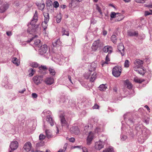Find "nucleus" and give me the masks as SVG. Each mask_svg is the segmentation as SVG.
Segmentation results:
<instances>
[{"instance_id":"obj_32","label":"nucleus","mask_w":152,"mask_h":152,"mask_svg":"<svg viewBox=\"0 0 152 152\" xmlns=\"http://www.w3.org/2000/svg\"><path fill=\"white\" fill-rule=\"evenodd\" d=\"M13 63L17 66H18L20 64V61L16 58H13L12 59Z\"/></svg>"},{"instance_id":"obj_48","label":"nucleus","mask_w":152,"mask_h":152,"mask_svg":"<svg viewBox=\"0 0 152 152\" xmlns=\"http://www.w3.org/2000/svg\"><path fill=\"white\" fill-rule=\"evenodd\" d=\"M66 139L68 140L70 142H74L75 141V139L73 137H71V138H69L68 137H66Z\"/></svg>"},{"instance_id":"obj_53","label":"nucleus","mask_w":152,"mask_h":152,"mask_svg":"<svg viewBox=\"0 0 152 152\" xmlns=\"http://www.w3.org/2000/svg\"><path fill=\"white\" fill-rule=\"evenodd\" d=\"M66 150V148H64L63 149H60L59 150V152H64Z\"/></svg>"},{"instance_id":"obj_56","label":"nucleus","mask_w":152,"mask_h":152,"mask_svg":"<svg viewBox=\"0 0 152 152\" xmlns=\"http://www.w3.org/2000/svg\"><path fill=\"white\" fill-rule=\"evenodd\" d=\"M83 152H88L87 148L86 147H83L82 148Z\"/></svg>"},{"instance_id":"obj_51","label":"nucleus","mask_w":152,"mask_h":152,"mask_svg":"<svg viewBox=\"0 0 152 152\" xmlns=\"http://www.w3.org/2000/svg\"><path fill=\"white\" fill-rule=\"evenodd\" d=\"M146 0H135L138 3H143Z\"/></svg>"},{"instance_id":"obj_30","label":"nucleus","mask_w":152,"mask_h":152,"mask_svg":"<svg viewBox=\"0 0 152 152\" xmlns=\"http://www.w3.org/2000/svg\"><path fill=\"white\" fill-rule=\"evenodd\" d=\"M34 44L36 46L38 47H39L41 46V43L40 40L37 39L34 41Z\"/></svg>"},{"instance_id":"obj_12","label":"nucleus","mask_w":152,"mask_h":152,"mask_svg":"<svg viewBox=\"0 0 152 152\" xmlns=\"http://www.w3.org/2000/svg\"><path fill=\"white\" fill-rule=\"evenodd\" d=\"M80 1L79 0H72L69 3V7L70 8L74 7L76 6L79 3Z\"/></svg>"},{"instance_id":"obj_52","label":"nucleus","mask_w":152,"mask_h":152,"mask_svg":"<svg viewBox=\"0 0 152 152\" xmlns=\"http://www.w3.org/2000/svg\"><path fill=\"white\" fill-rule=\"evenodd\" d=\"M127 136L126 135H124L122 136L121 140V141H123L126 140L127 139Z\"/></svg>"},{"instance_id":"obj_8","label":"nucleus","mask_w":152,"mask_h":152,"mask_svg":"<svg viewBox=\"0 0 152 152\" xmlns=\"http://www.w3.org/2000/svg\"><path fill=\"white\" fill-rule=\"evenodd\" d=\"M104 145V142L99 140V141L95 143V148L96 150H100L103 148Z\"/></svg>"},{"instance_id":"obj_17","label":"nucleus","mask_w":152,"mask_h":152,"mask_svg":"<svg viewBox=\"0 0 152 152\" xmlns=\"http://www.w3.org/2000/svg\"><path fill=\"white\" fill-rule=\"evenodd\" d=\"M8 7V5L7 4H4L0 6V12L2 13L5 11Z\"/></svg>"},{"instance_id":"obj_38","label":"nucleus","mask_w":152,"mask_h":152,"mask_svg":"<svg viewBox=\"0 0 152 152\" xmlns=\"http://www.w3.org/2000/svg\"><path fill=\"white\" fill-rule=\"evenodd\" d=\"M91 73V72H90L89 70L88 72H85L84 74V77L86 79H88L89 78Z\"/></svg>"},{"instance_id":"obj_46","label":"nucleus","mask_w":152,"mask_h":152,"mask_svg":"<svg viewBox=\"0 0 152 152\" xmlns=\"http://www.w3.org/2000/svg\"><path fill=\"white\" fill-rule=\"evenodd\" d=\"M44 144V142L42 141L36 144V146L37 147H39L43 146Z\"/></svg>"},{"instance_id":"obj_42","label":"nucleus","mask_w":152,"mask_h":152,"mask_svg":"<svg viewBox=\"0 0 152 152\" xmlns=\"http://www.w3.org/2000/svg\"><path fill=\"white\" fill-rule=\"evenodd\" d=\"M31 66L33 68H36L38 66V64L36 62H33L31 64Z\"/></svg>"},{"instance_id":"obj_29","label":"nucleus","mask_w":152,"mask_h":152,"mask_svg":"<svg viewBox=\"0 0 152 152\" xmlns=\"http://www.w3.org/2000/svg\"><path fill=\"white\" fill-rule=\"evenodd\" d=\"M99 88L100 91H104L107 89V86H106V85L102 84L100 85Z\"/></svg>"},{"instance_id":"obj_39","label":"nucleus","mask_w":152,"mask_h":152,"mask_svg":"<svg viewBox=\"0 0 152 152\" xmlns=\"http://www.w3.org/2000/svg\"><path fill=\"white\" fill-rule=\"evenodd\" d=\"M51 75H54L56 73L55 70L52 68H49L48 69Z\"/></svg>"},{"instance_id":"obj_49","label":"nucleus","mask_w":152,"mask_h":152,"mask_svg":"<svg viewBox=\"0 0 152 152\" xmlns=\"http://www.w3.org/2000/svg\"><path fill=\"white\" fill-rule=\"evenodd\" d=\"M93 109H98L99 108V106L96 103L92 107Z\"/></svg>"},{"instance_id":"obj_40","label":"nucleus","mask_w":152,"mask_h":152,"mask_svg":"<svg viewBox=\"0 0 152 152\" xmlns=\"http://www.w3.org/2000/svg\"><path fill=\"white\" fill-rule=\"evenodd\" d=\"M37 6L40 10H42L44 9L45 5V4L43 3H40L39 4H38L37 5Z\"/></svg>"},{"instance_id":"obj_19","label":"nucleus","mask_w":152,"mask_h":152,"mask_svg":"<svg viewBox=\"0 0 152 152\" xmlns=\"http://www.w3.org/2000/svg\"><path fill=\"white\" fill-rule=\"evenodd\" d=\"M110 61V58H109V57L108 56V54L106 56L105 58V61H102L101 62V65H102V66H104L105 65V64H108V62Z\"/></svg>"},{"instance_id":"obj_54","label":"nucleus","mask_w":152,"mask_h":152,"mask_svg":"<svg viewBox=\"0 0 152 152\" xmlns=\"http://www.w3.org/2000/svg\"><path fill=\"white\" fill-rule=\"evenodd\" d=\"M151 14V13L148 11H145V16Z\"/></svg>"},{"instance_id":"obj_37","label":"nucleus","mask_w":152,"mask_h":152,"mask_svg":"<svg viewBox=\"0 0 152 152\" xmlns=\"http://www.w3.org/2000/svg\"><path fill=\"white\" fill-rule=\"evenodd\" d=\"M45 17L44 21L48 22L49 19V15L48 13H46L44 14Z\"/></svg>"},{"instance_id":"obj_62","label":"nucleus","mask_w":152,"mask_h":152,"mask_svg":"<svg viewBox=\"0 0 152 152\" xmlns=\"http://www.w3.org/2000/svg\"><path fill=\"white\" fill-rule=\"evenodd\" d=\"M126 3H128L130 1V0H123Z\"/></svg>"},{"instance_id":"obj_28","label":"nucleus","mask_w":152,"mask_h":152,"mask_svg":"<svg viewBox=\"0 0 152 152\" xmlns=\"http://www.w3.org/2000/svg\"><path fill=\"white\" fill-rule=\"evenodd\" d=\"M96 72H94L92 74L90 79V81L91 82H93L95 80L96 78Z\"/></svg>"},{"instance_id":"obj_3","label":"nucleus","mask_w":152,"mask_h":152,"mask_svg":"<svg viewBox=\"0 0 152 152\" xmlns=\"http://www.w3.org/2000/svg\"><path fill=\"white\" fill-rule=\"evenodd\" d=\"M121 72V67L118 66L114 67L112 70L113 75L117 77H119L120 75Z\"/></svg>"},{"instance_id":"obj_43","label":"nucleus","mask_w":152,"mask_h":152,"mask_svg":"<svg viewBox=\"0 0 152 152\" xmlns=\"http://www.w3.org/2000/svg\"><path fill=\"white\" fill-rule=\"evenodd\" d=\"M129 62L128 60H126L125 61L124 66L125 67L128 68L129 66Z\"/></svg>"},{"instance_id":"obj_55","label":"nucleus","mask_w":152,"mask_h":152,"mask_svg":"<svg viewBox=\"0 0 152 152\" xmlns=\"http://www.w3.org/2000/svg\"><path fill=\"white\" fill-rule=\"evenodd\" d=\"M32 96L34 98H36L37 97V95L36 93H32Z\"/></svg>"},{"instance_id":"obj_47","label":"nucleus","mask_w":152,"mask_h":152,"mask_svg":"<svg viewBox=\"0 0 152 152\" xmlns=\"http://www.w3.org/2000/svg\"><path fill=\"white\" fill-rule=\"evenodd\" d=\"M39 69L40 70H45V69H47V67L46 66H40L39 67Z\"/></svg>"},{"instance_id":"obj_20","label":"nucleus","mask_w":152,"mask_h":152,"mask_svg":"<svg viewBox=\"0 0 152 152\" xmlns=\"http://www.w3.org/2000/svg\"><path fill=\"white\" fill-rule=\"evenodd\" d=\"M46 121L49 123L51 126L54 125V121L50 115L47 116L46 119Z\"/></svg>"},{"instance_id":"obj_18","label":"nucleus","mask_w":152,"mask_h":152,"mask_svg":"<svg viewBox=\"0 0 152 152\" xmlns=\"http://www.w3.org/2000/svg\"><path fill=\"white\" fill-rule=\"evenodd\" d=\"M96 67V64L95 63H92L89 67L88 70L92 72L95 71Z\"/></svg>"},{"instance_id":"obj_57","label":"nucleus","mask_w":152,"mask_h":152,"mask_svg":"<svg viewBox=\"0 0 152 152\" xmlns=\"http://www.w3.org/2000/svg\"><path fill=\"white\" fill-rule=\"evenodd\" d=\"M6 34L9 36H10L12 35V33L11 31H7L6 32Z\"/></svg>"},{"instance_id":"obj_41","label":"nucleus","mask_w":152,"mask_h":152,"mask_svg":"<svg viewBox=\"0 0 152 152\" xmlns=\"http://www.w3.org/2000/svg\"><path fill=\"white\" fill-rule=\"evenodd\" d=\"M134 81L136 83H141L142 82H143L144 81L143 80H141L140 79H139L137 77L134 78Z\"/></svg>"},{"instance_id":"obj_14","label":"nucleus","mask_w":152,"mask_h":152,"mask_svg":"<svg viewBox=\"0 0 152 152\" xmlns=\"http://www.w3.org/2000/svg\"><path fill=\"white\" fill-rule=\"evenodd\" d=\"M54 82V80L53 78L48 77L45 79L44 82L48 85H51L53 84Z\"/></svg>"},{"instance_id":"obj_13","label":"nucleus","mask_w":152,"mask_h":152,"mask_svg":"<svg viewBox=\"0 0 152 152\" xmlns=\"http://www.w3.org/2000/svg\"><path fill=\"white\" fill-rule=\"evenodd\" d=\"M38 20V13L37 11H35L33 19L30 22V24L33 26L35 24Z\"/></svg>"},{"instance_id":"obj_50","label":"nucleus","mask_w":152,"mask_h":152,"mask_svg":"<svg viewBox=\"0 0 152 152\" xmlns=\"http://www.w3.org/2000/svg\"><path fill=\"white\" fill-rule=\"evenodd\" d=\"M96 9L98 10V12H99L100 14L101 15L102 14V10L100 9V7L98 6H97L96 7Z\"/></svg>"},{"instance_id":"obj_4","label":"nucleus","mask_w":152,"mask_h":152,"mask_svg":"<svg viewBox=\"0 0 152 152\" xmlns=\"http://www.w3.org/2000/svg\"><path fill=\"white\" fill-rule=\"evenodd\" d=\"M43 75H36L33 78V80L34 83L37 85L41 84L43 79Z\"/></svg>"},{"instance_id":"obj_5","label":"nucleus","mask_w":152,"mask_h":152,"mask_svg":"<svg viewBox=\"0 0 152 152\" xmlns=\"http://www.w3.org/2000/svg\"><path fill=\"white\" fill-rule=\"evenodd\" d=\"M32 147V145L30 142H26L24 145L23 148V152H28L30 151Z\"/></svg>"},{"instance_id":"obj_1","label":"nucleus","mask_w":152,"mask_h":152,"mask_svg":"<svg viewBox=\"0 0 152 152\" xmlns=\"http://www.w3.org/2000/svg\"><path fill=\"white\" fill-rule=\"evenodd\" d=\"M144 61L139 59H136L134 62V65L133 67L134 70L138 71L141 75H143L145 74V71L143 66Z\"/></svg>"},{"instance_id":"obj_63","label":"nucleus","mask_w":152,"mask_h":152,"mask_svg":"<svg viewBox=\"0 0 152 152\" xmlns=\"http://www.w3.org/2000/svg\"><path fill=\"white\" fill-rule=\"evenodd\" d=\"M34 38H31L30 39V40H28L27 41V42H31V41Z\"/></svg>"},{"instance_id":"obj_58","label":"nucleus","mask_w":152,"mask_h":152,"mask_svg":"<svg viewBox=\"0 0 152 152\" xmlns=\"http://www.w3.org/2000/svg\"><path fill=\"white\" fill-rule=\"evenodd\" d=\"M107 32L106 31L103 30V35L105 36L107 34Z\"/></svg>"},{"instance_id":"obj_44","label":"nucleus","mask_w":152,"mask_h":152,"mask_svg":"<svg viewBox=\"0 0 152 152\" xmlns=\"http://www.w3.org/2000/svg\"><path fill=\"white\" fill-rule=\"evenodd\" d=\"M46 136H45L44 134H41L39 136V140H43L45 138Z\"/></svg>"},{"instance_id":"obj_2","label":"nucleus","mask_w":152,"mask_h":152,"mask_svg":"<svg viewBox=\"0 0 152 152\" xmlns=\"http://www.w3.org/2000/svg\"><path fill=\"white\" fill-rule=\"evenodd\" d=\"M103 46V44L100 42L99 39L94 42L92 44L91 48L93 51H95L98 49H100Z\"/></svg>"},{"instance_id":"obj_15","label":"nucleus","mask_w":152,"mask_h":152,"mask_svg":"<svg viewBox=\"0 0 152 152\" xmlns=\"http://www.w3.org/2000/svg\"><path fill=\"white\" fill-rule=\"evenodd\" d=\"M118 48L121 55L122 56H124V48L123 44L122 43H120L118 46Z\"/></svg>"},{"instance_id":"obj_10","label":"nucleus","mask_w":152,"mask_h":152,"mask_svg":"<svg viewBox=\"0 0 152 152\" xmlns=\"http://www.w3.org/2000/svg\"><path fill=\"white\" fill-rule=\"evenodd\" d=\"M94 137V134L92 132L89 133L87 139V144L88 145H90L91 144V141Z\"/></svg>"},{"instance_id":"obj_11","label":"nucleus","mask_w":152,"mask_h":152,"mask_svg":"<svg viewBox=\"0 0 152 152\" xmlns=\"http://www.w3.org/2000/svg\"><path fill=\"white\" fill-rule=\"evenodd\" d=\"M18 146V143L17 141H13L10 143V148L11 150L14 151L16 150Z\"/></svg>"},{"instance_id":"obj_16","label":"nucleus","mask_w":152,"mask_h":152,"mask_svg":"<svg viewBox=\"0 0 152 152\" xmlns=\"http://www.w3.org/2000/svg\"><path fill=\"white\" fill-rule=\"evenodd\" d=\"M112 47L108 45L104 47L103 48V51L104 52H108V53H110L112 52Z\"/></svg>"},{"instance_id":"obj_64","label":"nucleus","mask_w":152,"mask_h":152,"mask_svg":"<svg viewBox=\"0 0 152 152\" xmlns=\"http://www.w3.org/2000/svg\"><path fill=\"white\" fill-rule=\"evenodd\" d=\"M147 7H148L149 8H152V4L148 5Z\"/></svg>"},{"instance_id":"obj_60","label":"nucleus","mask_w":152,"mask_h":152,"mask_svg":"<svg viewBox=\"0 0 152 152\" xmlns=\"http://www.w3.org/2000/svg\"><path fill=\"white\" fill-rule=\"evenodd\" d=\"M145 108L147 109V110L148 111H149L150 110V109L149 108V107L148 106V105H146L145 106Z\"/></svg>"},{"instance_id":"obj_23","label":"nucleus","mask_w":152,"mask_h":152,"mask_svg":"<svg viewBox=\"0 0 152 152\" xmlns=\"http://www.w3.org/2000/svg\"><path fill=\"white\" fill-rule=\"evenodd\" d=\"M124 84L129 89H131L132 87V84L129 82L128 80H126L124 81Z\"/></svg>"},{"instance_id":"obj_33","label":"nucleus","mask_w":152,"mask_h":152,"mask_svg":"<svg viewBox=\"0 0 152 152\" xmlns=\"http://www.w3.org/2000/svg\"><path fill=\"white\" fill-rule=\"evenodd\" d=\"M28 72H29V76L30 77H31L34 75L35 72V71L32 68L30 69Z\"/></svg>"},{"instance_id":"obj_35","label":"nucleus","mask_w":152,"mask_h":152,"mask_svg":"<svg viewBox=\"0 0 152 152\" xmlns=\"http://www.w3.org/2000/svg\"><path fill=\"white\" fill-rule=\"evenodd\" d=\"M117 39V37L115 35H113L111 37V41L114 43H116Z\"/></svg>"},{"instance_id":"obj_31","label":"nucleus","mask_w":152,"mask_h":152,"mask_svg":"<svg viewBox=\"0 0 152 152\" xmlns=\"http://www.w3.org/2000/svg\"><path fill=\"white\" fill-rule=\"evenodd\" d=\"M119 13H115L114 12H112L110 13V20H111V19L113 18H115L117 15H118Z\"/></svg>"},{"instance_id":"obj_59","label":"nucleus","mask_w":152,"mask_h":152,"mask_svg":"<svg viewBox=\"0 0 152 152\" xmlns=\"http://www.w3.org/2000/svg\"><path fill=\"white\" fill-rule=\"evenodd\" d=\"M26 91V89L25 88H24V89H23L22 90V91H19V92L20 93H21V94H23L24 93V92Z\"/></svg>"},{"instance_id":"obj_9","label":"nucleus","mask_w":152,"mask_h":152,"mask_svg":"<svg viewBox=\"0 0 152 152\" xmlns=\"http://www.w3.org/2000/svg\"><path fill=\"white\" fill-rule=\"evenodd\" d=\"M70 131L71 133L75 134H78L80 132L79 129L77 126H73L71 128Z\"/></svg>"},{"instance_id":"obj_7","label":"nucleus","mask_w":152,"mask_h":152,"mask_svg":"<svg viewBox=\"0 0 152 152\" xmlns=\"http://www.w3.org/2000/svg\"><path fill=\"white\" fill-rule=\"evenodd\" d=\"M60 117L62 126H64L66 128H68L69 124L66 121L64 115H61Z\"/></svg>"},{"instance_id":"obj_45","label":"nucleus","mask_w":152,"mask_h":152,"mask_svg":"<svg viewBox=\"0 0 152 152\" xmlns=\"http://www.w3.org/2000/svg\"><path fill=\"white\" fill-rule=\"evenodd\" d=\"M59 4L58 2L57 1H54L53 2V6L55 8H57L59 7Z\"/></svg>"},{"instance_id":"obj_25","label":"nucleus","mask_w":152,"mask_h":152,"mask_svg":"<svg viewBox=\"0 0 152 152\" xmlns=\"http://www.w3.org/2000/svg\"><path fill=\"white\" fill-rule=\"evenodd\" d=\"M61 44L59 39L55 40L53 42V45L54 47H58Z\"/></svg>"},{"instance_id":"obj_26","label":"nucleus","mask_w":152,"mask_h":152,"mask_svg":"<svg viewBox=\"0 0 152 152\" xmlns=\"http://www.w3.org/2000/svg\"><path fill=\"white\" fill-rule=\"evenodd\" d=\"M124 18V16L122 15H120L119 14L118 15L116 16L115 21L116 22L122 20Z\"/></svg>"},{"instance_id":"obj_6","label":"nucleus","mask_w":152,"mask_h":152,"mask_svg":"<svg viewBox=\"0 0 152 152\" xmlns=\"http://www.w3.org/2000/svg\"><path fill=\"white\" fill-rule=\"evenodd\" d=\"M48 50V46L46 44H44L40 46L39 50V52L40 54L43 55L46 53Z\"/></svg>"},{"instance_id":"obj_24","label":"nucleus","mask_w":152,"mask_h":152,"mask_svg":"<svg viewBox=\"0 0 152 152\" xmlns=\"http://www.w3.org/2000/svg\"><path fill=\"white\" fill-rule=\"evenodd\" d=\"M61 33L62 35H66L69 36V32L68 30L67 29H65L64 28H62Z\"/></svg>"},{"instance_id":"obj_34","label":"nucleus","mask_w":152,"mask_h":152,"mask_svg":"<svg viewBox=\"0 0 152 152\" xmlns=\"http://www.w3.org/2000/svg\"><path fill=\"white\" fill-rule=\"evenodd\" d=\"M113 149L112 147H110L103 150V152H113Z\"/></svg>"},{"instance_id":"obj_61","label":"nucleus","mask_w":152,"mask_h":152,"mask_svg":"<svg viewBox=\"0 0 152 152\" xmlns=\"http://www.w3.org/2000/svg\"><path fill=\"white\" fill-rule=\"evenodd\" d=\"M68 79H69V80L70 81V82H71L72 83V80H71V76H70V75H69L68 76Z\"/></svg>"},{"instance_id":"obj_27","label":"nucleus","mask_w":152,"mask_h":152,"mask_svg":"<svg viewBox=\"0 0 152 152\" xmlns=\"http://www.w3.org/2000/svg\"><path fill=\"white\" fill-rule=\"evenodd\" d=\"M48 22L44 21L42 23V27L44 28V31L43 32L44 33H45V30L47 29L48 25L47 24Z\"/></svg>"},{"instance_id":"obj_22","label":"nucleus","mask_w":152,"mask_h":152,"mask_svg":"<svg viewBox=\"0 0 152 152\" xmlns=\"http://www.w3.org/2000/svg\"><path fill=\"white\" fill-rule=\"evenodd\" d=\"M46 137L48 138H51L53 137V135L51 131L48 129H46L45 131Z\"/></svg>"},{"instance_id":"obj_21","label":"nucleus","mask_w":152,"mask_h":152,"mask_svg":"<svg viewBox=\"0 0 152 152\" xmlns=\"http://www.w3.org/2000/svg\"><path fill=\"white\" fill-rule=\"evenodd\" d=\"M127 35L128 36H137L138 35V33L137 31H129L127 32Z\"/></svg>"},{"instance_id":"obj_36","label":"nucleus","mask_w":152,"mask_h":152,"mask_svg":"<svg viewBox=\"0 0 152 152\" xmlns=\"http://www.w3.org/2000/svg\"><path fill=\"white\" fill-rule=\"evenodd\" d=\"M62 18L61 15V14H58L56 17V21L57 23H59L61 21Z\"/></svg>"}]
</instances>
